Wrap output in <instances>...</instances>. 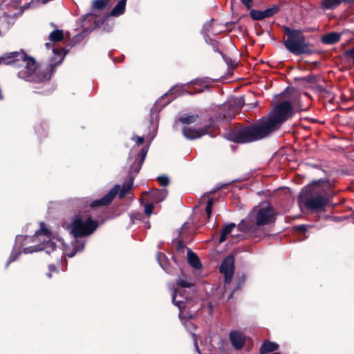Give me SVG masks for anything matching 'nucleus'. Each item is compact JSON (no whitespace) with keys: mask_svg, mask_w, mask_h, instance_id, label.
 <instances>
[{"mask_svg":"<svg viewBox=\"0 0 354 354\" xmlns=\"http://www.w3.org/2000/svg\"><path fill=\"white\" fill-rule=\"evenodd\" d=\"M236 227V225L233 223H231L227 225H225L221 232L219 238V243H223L226 240L227 236L232 232V230Z\"/></svg>","mask_w":354,"mask_h":354,"instance_id":"nucleus-26","label":"nucleus"},{"mask_svg":"<svg viewBox=\"0 0 354 354\" xmlns=\"http://www.w3.org/2000/svg\"><path fill=\"white\" fill-rule=\"evenodd\" d=\"M212 128L215 129V127L214 126H212L211 124L205 125V127L199 128L198 129L192 127H184L183 128L182 132L183 136L187 139L194 140L200 138L202 136L207 134L213 136L212 131Z\"/></svg>","mask_w":354,"mask_h":354,"instance_id":"nucleus-11","label":"nucleus"},{"mask_svg":"<svg viewBox=\"0 0 354 354\" xmlns=\"http://www.w3.org/2000/svg\"><path fill=\"white\" fill-rule=\"evenodd\" d=\"M277 212L270 205L261 207L256 214V225L257 227L272 224L277 219Z\"/></svg>","mask_w":354,"mask_h":354,"instance_id":"nucleus-9","label":"nucleus"},{"mask_svg":"<svg viewBox=\"0 0 354 354\" xmlns=\"http://www.w3.org/2000/svg\"><path fill=\"white\" fill-rule=\"evenodd\" d=\"M126 3L127 0H120L112 9L110 15L115 17L122 15L125 11Z\"/></svg>","mask_w":354,"mask_h":354,"instance_id":"nucleus-24","label":"nucleus"},{"mask_svg":"<svg viewBox=\"0 0 354 354\" xmlns=\"http://www.w3.org/2000/svg\"><path fill=\"white\" fill-rule=\"evenodd\" d=\"M176 285L181 288H190V287L193 286L192 283L187 281L183 279H177Z\"/></svg>","mask_w":354,"mask_h":354,"instance_id":"nucleus-36","label":"nucleus"},{"mask_svg":"<svg viewBox=\"0 0 354 354\" xmlns=\"http://www.w3.org/2000/svg\"><path fill=\"white\" fill-rule=\"evenodd\" d=\"M214 20L212 19H211V21H209V22H207V24H205L203 28V31L205 32L204 33V35L205 36H207L206 32H209V28H211L212 26V24L213 23Z\"/></svg>","mask_w":354,"mask_h":354,"instance_id":"nucleus-43","label":"nucleus"},{"mask_svg":"<svg viewBox=\"0 0 354 354\" xmlns=\"http://www.w3.org/2000/svg\"><path fill=\"white\" fill-rule=\"evenodd\" d=\"M279 11V6L277 5H274L272 7L266 9L265 10L263 11L264 19L274 16V15L278 13Z\"/></svg>","mask_w":354,"mask_h":354,"instance_id":"nucleus-29","label":"nucleus"},{"mask_svg":"<svg viewBox=\"0 0 354 354\" xmlns=\"http://www.w3.org/2000/svg\"><path fill=\"white\" fill-rule=\"evenodd\" d=\"M45 46L47 49H50L52 47V44L50 43H46Z\"/></svg>","mask_w":354,"mask_h":354,"instance_id":"nucleus-53","label":"nucleus"},{"mask_svg":"<svg viewBox=\"0 0 354 354\" xmlns=\"http://www.w3.org/2000/svg\"><path fill=\"white\" fill-rule=\"evenodd\" d=\"M157 258L159 261V263L160 266L164 269L166 270L165 266L163 263H162V261H164L166 259V256L162 252H158L157 254Z\"/></svg>","mask_w":354,"mask_h":354,"instance_id":"nucleus-41","label":"nucleus"},{"mask_svg":"<svg viewBox=\"0 0 354 354\" xmlns=\"http://www.w3.org/2000/svg\"><path fill=\"white\" fill-rule=\"evenodd\" d=\"M75 239L72 241L73 250L72 252L68 254V257H73L78 252H81L84 249L85 241L79 239L80 238H75Z\"/></svg>","mask_w":354,"mask_h":354,"instance_id":"nucleus-19","label":"nucleus"},{"mask_svg":"<svg viewBox=\"0 0 354 354\" xmlns=\"http://www.w3.org/2000/svg\"><path fill=\"white\" fill-rule=\"evenodd\" d=\"M203 91V89H201L198 93H202Z\"/></svg>","mask_w":354,"mask_h":354,"instance_id":"nucleus-61","label":"nucleus"},{"mask_svg":"<svg viewBox=\"0 0 354 354\" xmlns=\"http://www.w3.org/2000/svg\"><path fill=\"white\" fill-rule=\"evenodd\" d=\"M108 4L106 0H94L93 1V7L97 10H102Z\"/></svg>","mask_w":354,"mask_h":354,"instance_id":"nucleus-34","label":"nucleus"},{"mask_svg":"<svg viewBox=\"0 0 354 354\" xmlns=\"http://www.w3.org/2000/svg\"><path fill=\"white\" fill-rule=\"evenodd\" d=\"M36 133L41 136H46L45 129L42 125H39L35 129Z\"/></svg>","mask_w":354,"mask_h":354,"instance_id":"nucleus-44","label":"nucleus"},{"mask_svg":"<svg viewBox=\"0 0 354 354\" xmlns=\"http://www.w3.org/2000/svg\"><path fill=\"white\" fill-rule=\"evenodd\" d=\"M344 56L352 59L354 64V46L344 51Z\"/></svg>","mask_w":354,"mask_h":354,"instance_id":"nucleus-39","label":"nucleus"},{"mask_svg":"<svg viewBox=\"0 0 354 354\" xmlns=\"http://www.w3.org/2000/svg\"><path fill=\"white\" fill-rule=\"evenodd\" d=\"M235 270V258L233 254L227 255L221 262L219 271L224 275L225 283H230Z\"/></svg>","mask_w":354,"mask_h":354,"instance_id":"nucleus-10","label":"nucleus"},{"mask_svg":"<svg viewBox=\"0 0 354 354\" xmlns=\"http://www.w3.org/2000/svg\"><path fill=\"white\" fill-rule=\"evenodd\" d=\"M187 223H185L182 227L183 229L185 230L187 228Z\"/></svg>","mask_w":354,"mask_h":354,"instance_id":"nucleus-57","label":"nucleus"},{"mask_svg":"<svg viewBox=\"0 0 354 354\" xmlns=\"http://www.w3.org/2000/svg\"><path fill=\"white\" fill-rule=\"evenodd\" d=\"M135 140H136V145L138 146H140L141 145H142L144 143V138L143 137H140V136H136L135 138Z\"/></svg>","mask_w":354,"mask_h":354,"instance_id":"nucleus-47","label":"nucleus"},{"mask_svg":"<svg viewBox=\"0 0 354 354\" xmlns=\"http://www.w3.org/2000/svg\"><path fill=\"white\" fill-rule=\"evenodd\" d=\"M250 16L253 20H262L264 19L263 12L255 9H250Z\"/></svg>","mask_w":354,"mask_h":354,"instance_id":"nucleus-31","label":"nucleus"},{"mask_svg":"<svg viewBox=\"0 0 354 354\" xmlns=\"http://www.w3.org/2000/svg\"><path fill=\"white\" fill-rule=\"evenodd\" d=\"M257 35L259 36V35H261L262 32H261V31H259V32H257Z\"/></svg>","mask_w":354,"mask_h":354,"instance_id":"nucleus-59","label":"nucleus"},{"mask_svg":"<svg viewBox=\"0 0 354 354\" xmlns=\"http://www.w3.org/2000/svg\"><path fill=\"white\" fill-rule=\"evenodd\" d=\"M270 136L262 119L248 124L237 123L236 127L225 132L223 137L236 144H248L263 140Z\"/></svg>","mask_w":354,"mask_h":354,"instance_id":"nucleus-2","label":"nucleus"},{"mask_svg":"<svg viewBox=\"0 0 354 354\" xmlns=\"http://www.w3.org/2000/svg\"><path fill=\"white\" fill-rule=\"evenodd\" d=\"M148 149L146 147H143L140 153L138 154L133 164L131 166L129 175H133L134 178L140 172L143 162L145 160Z\"/></svg>","mask_w":354,"mask_h":354,"instance_id":"nucleus-12","label":"nucleus"},{"mask_svg":"<svg viewBox=\"0 0 354 354\" xmlns=\"http://www.w3.org/2000/svg\"><path fill=\"white\" fill-rule=\"evenodd\" d=\"M295 231L297 232L304 233L307 231V225H297L293 226Z\"/></svg>","mask_w":354,"mask_h":354,"instance_id":"nucleus-40","label":"nucleus"},{"mask_svg":"<svg viewBox=\"0 0 354 354\" xmlns=\"http://www.w3.org/2000/svg\"><path fill=\"white\" fill-rule=\"evenodd\" d=\"M206 41L209 45H210L212 47V49L214 52H217L220 53L223 57H224L225 55L223 54V53L219 50L218 42L216 40L212 38H209L208 41L207 40Z\"/></svg>","mask_w":354,"mask_h":354,"instance_id":"nucleus-33","label":"nucleus"},{"mask_svg":"<svg viewBox=\"0 0 354 354\" xmlns=\"http://www.w3.org/2000/svg\"><path fill=\"white\" fill-rule=\"evenodd\" d=\"M341 35L336 32H330L323 35L321 41L324 44H335L340 41Z\"/></svg>","mask_w":354,"mask_h":354,"instance_id":"nucleus-18","label":"nucleus"},{"mask_svg":"<svg viewBox=\"0 0 354 354\" xmlns=\"http://www.w3.org/2000/svg\"><path fill=\"white\" fill-rule=\"evenodd\" d=\"M133 181L134 176H128L127 180L123 183L120 189V185H115L102 198L93 201L83 198L80 202V205H83L84 207L88 206L92 209H95L98 207L108 206L112 203L117 194L119 195V198L120 199L123 198L127 194L129 191L131 189L133 185Z\"/></svg>","mask_w":354,"mask_h":354,"instance_id":"nucleus-3","label":"nucleus"},{"mask_svg":"<svg viewBox=\"0 0 354 354\" xmlns=\"http://www.w3.org/2000/svg\"><path fill=\"white\" fill-rule=\"evenodd\" d=\"M194 346H195V348L196 349V351L198 352V354H201V350L198 347V342H197V339H196V335H194Z\"/></svg>","mask_w":354,"mask_h":354,"instance_id":"nucleus-49","label":"nucleus"},{"mask_svg":"<svg viewBox=\"0 0 354 354\" xmlns=\"http://www.w3.org/2000/svg\"><path fill=\"white\" fill-rule=\"evenodd\" d=\"M153 208H154L153 203L148 202L145 205V214H147V216H150L151 214H152L153 211Z\"/></svg>","mask_w":354,"mask_h":354,"instance_id":"nucleus-37","label":"nucleus"},{"mask_svg":"<svg viewBox=\"0 0 354 354\" xmlns=\"http://www.w3.org/2000/svg\"><path fill=\"white\" fill-rule=\"evenodd\" d=\"M333 185L329 180L319 179L304 187L300 192L298 201L311 212H322L335 196Z\"/></svg>","mask_w":354,"mask_h":354,"instance_id":"nucleus-1","label":"nucleus"},{"mask_svg":"<svg viewBox=\"0 0 354 354\" xmlns=\"http://www.w3.org/2000/svg\"><path fill=\"white\" fill-rule=\"evenodd\" d=\"M229 340L233 348L241 350L245 345V337L241 331L232 330L229 333Z\"/></svg>","mask_w":354,"mask_h":354,"instance_id":"nucleus-13","label":"nucleus"},{"mask_svg":"<svg viewBox=\"0 0 354 354\" xmlns=\"http://www.w3.org/2000/svg\"><path fill=\"white\" fill-rule=\"evenodd\" d=\"M245 104V100L243 97H239L233 98L225 102V107H230L233 112L236 115L239 111L242 109Z\"/></svg>","mask_w":354,"mask_h":354,"instance_id":"nucleus-16","label":"nucleus"},{"mask_svg":"<svg viewBox=\"0 0 354 354\" xmlns=\"http://www.w3.org/2000/svg\"><path fill=\"white\" fill-rule=\"evenodd\" d=\"M213 203H214V199L212 198H209L206 206L212 207Z\"/></svg>","mask_w":354,"mask_h":354,"instance_id":"nucleus-50","label":"nucleus"},{"mask_svg":"<svg viewBox=\"0 0 354 354\" xmlns=\"http://www.w3.org/2000/svg\"><path fill=\"white\" fill-rule=\"evenodd\" d=\"M301 80L310 84H317L319 81L320 77L313 74H310L307 76L302 77Z\"/></svg>","mask_w":354,"mask_h":354,"instance_id":"nucleus-32","label":"nucleus"},{"mask_svg":"<svg viewBox=\"0 0 354 354\" xmlns=\"http://www.w3.org/2000/svg\"><path fill=\"white\" fill-rule=\"evenodd\" d=\"M187 261L188 263L195 269H199L201 268V263L198 257L190 249H188L187 252Z\"/></svg>","mask_w":354,"mask_h":354,"instance_id":"nucleus-20","label":"nucleus"},{"mask_svg":"<svg viewBox=\"0 0 354 354\" xmlns=\"http://www.w3.org/2000/svg\"><path fill=\"white\" fill-rule=\"evenodd\" d=\"M198 118V115H183L180 117L178 121L180 123L189 124L194 123Z\"/></svg>","mask_w":354,"mask_h":354,"instance_id":"nucleus-28","label":"nucleus"},{"mask_svg":"<svg viewBox=\"0 0 354 354\" xmlns=\"http://www.w3.org/2000/svg\"><path fill=\"white\" fill-rule=\"evenodd\" d=\"M344 3V0H322L321 8L324 10H335Z\"/></svg>","mask_w":354,"mask_h":354,"instance_id":"nucleus-22","label":"nucleus"},{"mask_svg":"<svg viewBox=\"0 0 354 354\" xmlns=\"http://www.w3.org/2000/svg\"><path fill=\"white\" fill-rule=\"evenodd\" d=\"M73 249L71 248H65L64 249V254L68 257V254L72 252Z\"/></svg>","mask_w":354,"mask_h":354,"instance_id":"nucleus-51","label":"nucleus"},{"mask_svg":"<svg viewBox=\"0 0 354 354\" xmlns=\"http://www.w3.org/2000/svg\"><path fill=\"white\" fill-rule=\"evenodd\" d=\"M48 39L52 42L62 41L64 39L63 30L59 29L53 30L50 33Z\"/></svg>","mask_w":354,"mask_h":354,"instance_id":"nucleus-25","label":"nucleus"},{"mask_svg":"<svg viewBox=\"0 0 354 354\" xmlns=\"http://www.w3.org/2000/svg\"><path fill=\"white\" fill-rule=\"evenodd\" d=\"M225 106V102L219 108L216 116V120L218 122H230L236 115L230 107Z\"/></svg>","mask_w":354,"mask_h":354,"instance_id":"nucleus-14","label":"nucleus"},{"mask_svg":"<svg viewBox=\"0 0 354 354\" xmlns=\"http://www.w3.org/2000/svg\"><path fill=\"white\" fill-rule=\"evenodd\" d=\"M257 27H259V28H260L261 26H260V25H259V24H256V25H255V28H257Z\"/></svg>","mask_w":354,"mask_h":354,"instance_id":"nucleus-58","label":"nucleus"},{"mask_svg":"<svg viewBox=\"0 0 354 354\" xmlns=\"http://www.w3.org/2000/svg\"><path fill=\"white\" fill-rule=\"evenodd\" d=\"M318 64H319V62H318L317 61L314 62H313V63H312V64L313 65V66H314V67H315L316 66H317V65H318Z\"/></svg>","mask_w":354,"mask_h":354,"instance_id":"nucleus-56","label":"nucleus"},{"mask_svg":"<svg viewBox=\"0 0 354 354\" xmlns=\"http://www.w3.org/2000/svg\"><path fill=\"white\" fill-rule=\"evenodd\" d=\"M279 345L275 343L270 342L269 340H266L262 344L260 348V353L261 354H267L270 352H273L274 351L278 350Z\"/></svg>","mask_w":354,"mask_h":354,"instance_id":"nucleus-21","label":"nucleus"},{"mask_svg":"<svg viewBox=\"0 0 354 354\" xmlns=\"http://www.w3.org/2000/svg\"><path fill=\"white\" fill-rule=\"evenodd\" d=\"M212 211V207L206 206V207H205V212H206L207 216V218H208V219H209V218H210V216H211Z\"/></svg>","mask_w":354,"mask_h":354,"instance_id":"nucleus-48","label":"nucleus"},{"mask_svg":"<svg viewBox=\"0 0 354 354\" xmlns=\"http://www.w3.org/2000/svg\"><path fill=\"white\" fill-rule=\"evenodd\" d=\"M48 269H49V272L48 273H46V276L48 278H50L52 277V272H58L56 266H55L53 264L49 265Z\"/></svg>","mask_w":354,"mask_h":354,"instance_id":"nucleus-42","label":"nucleus"},{"mask_svg":"<svg viewBox=\"0 0 354 354\" xmlns=\"http://www.w3.org/2000/svg\"><path fill=\"white\" fill-rule=\"evenodd\" d=\"M171 291L172 303L178 308L180 313H183V310L190 309L194 306V300L193 295L185 296V290L178 292L174 288H171Z\"/></svg>","mask_w":354,"mask_h":354,"instance_id":"nucleus-8","label":"nucleus"},{"mask_svg":"<svg viewBox=\"0 0 354 354\" xmlns=\"http://www.w3.org/2000/svg\"><path fill=\"white\" fill-rule=\"evenodd\" d=\"M167 196V191L155 189L147 194V201L158 203L162 201Z\"/></svg>","mask_w":354,"mask_h":354,"instance_id":"nucleus-15","label":"nucleus"},{"mask_svg":"<svg viewBox=\"0 0 354 354\" xmlns=\"http://www.w3.org/2000/svg\"><path fill=\"white\" fill-rule=\"evenodd\" d=\"M99 222L84 213L76 214L71 223V233L74 238H83L92 234L98 227Z\"/></svg>","mask_w":354,"mask_h":354,"instance_id":"nucleus-6","label":"nucleus"},{"mask_svg":"<svg viewBox=\"0 0 354 354\" xmlns=\"http://www.w3.org/2000/svg\"><path fill=\"white\" fill-rule=\"evenodd\" d=\"M232 24L231 22L230 23V22H227L226 25L228 26V24Z\"/></svg>","mask_w":354,"mask_h":354,"instance_id":"nucleus-62","label":"nucleus"},{"mask_svg":"<svg viewBox=\"0 0 354 354\" xmlns=\"http://www.w3.org/2000/svg\"><path fill=\"white\" fill-rule=\"evenodd\" d=\"M157 180L158 181L159 184L162 187H166L169 183V179L166 176H160L157 178Z\"/></svg>","mask_w":354,"mask_h":354,"instance_id":"nucleus-38","label":"nucleus"},{"mask_svg":"<svg viewBox=\"0 0 354 354\" xmlns=\"http://www.w3.org/2000/svg\"><path fill=\"white\" fill-rule=\"evenodd\" d=\"M35 235L37 236H38L39 235L46 236V237L48 239L46 243L43 247H41L39 245H35V246L25 248L23 250V252L28 254V253H32V252H37L39 250H46L47 253L50 254V252L55 250L57 245H56L55 243L50 241L51 232L48 229H47L44 223H43V222L40 223V229L35 232Z\"/></svg>","mask_w":354,"mask_h":354,"instance_id":"nucleus-7","label":"nucleus"},{"mask_svg":"<svg viewBox=\"0 0 354 354\" xmlns=\"http://www.w3.org/2000/svg\"><path fill=\"white\" fill-rule=\"evenodd\" d=\"M314 91L315 93L319 94L323 97H329L331 95L330 91L324 88L323 86L317 85L314 87Z\"/></svg>","mask_w":354,"mask_h":354,"instance_id":"nucleus-30","label":"nucleus"},{"mask_svg":"<svg viewBox=\"0 0 354 354\" xmlns=\"http://www.w3.org/2000/svg\"><path fill=\"white\" fill-rule=\"evenodd\" d=\"M145 227L147 228H150V223L149 221H147L146 223H145Z\"/></svg>","mask_w":354,"mask_h":354,"instance_id":"nucleus-55","label":"nucleus"},{"mask_svg":"<svg viewBox=\"0 0 354 354\" xmlns=\"http://www.w3.org/2000/svg\"><path fill=\"white\" fill-rule=\"evenodd\" d=\"M293 115L292 105L290 101L277 104L272 113L266 118H261L270 135L278 130L282 124Z\"/></svg>","mask_w":354,"mask_h":354,"instance_id":"nucleus-5","label":"nucleus"},{"mask_svg":"<svg viewBox=\"0 0 354 354\" xmlns=\"http://www.w3.org/2000/svg\"><path fill=\"white\" fill-rule=\"evenodd\" d=\"M189 318L194 319L195 317V314H189L188 315Z\"/></svg>","mask_w":354,"mask_h":354,"instance_id":"nucleus-54","label":"nucleus"},{"mask_svg":"<svg viewBox=\"0 0 354 354\" xmlns=\"http://www.w3.org/2000/svg\"><path fill=\"white\" fill-rule=\"evenodd\" d=\"M241 1L248 10L251 9L253 6V0H241Z\"/></svg>","mask_w":354,"mask_h":354,"instance_id":"nucleus-45","label":"nucleus"},{"mask_svg":"<svg viewBox=\"0 0 354 354\" xmlns=\"http://www.w3.org/2000/svg\"><path fill=\"white\" fill-rule=\"evenodd\" d=\"M247 278H248L247 274H244V273H243L240 275H238L236 277V279L235 281L236 284L233 289V292L242 289L243 285L245 284V283L247 280Z\"/></svg>","mask_w":354,"mask_h":354,"instance_id":"nucleus-27","label":"nucleus"},{"mask_svg":"<svg viewBox=\"0 0 354 354\" xmlns=\"http://www.w3.org/2000/svg\"><path fill=\"white\" fill-rule=\"evenodd\" d=\"M257 35L259 36V35H261L262 32H261V31H259V32H257Z\"/></svg>","mask_w":354,"mask_h":354,"instance_id":"nucleus-60","label":"nucleus"},{"mask_svg":"<svg viewBox=\"0 0 354 354\" xmlns=\"http://www.w3.org/2000/svg\"><path fill=\"white\" fill-rule=\"evenodd\" d=\"M86 17L89 19V21H93L95 28H100L109 17L107 15L95 16L93 14H88Z\"/></svg>","mask_w":354,"mask_h":354,"instance_id":"nucleus-23","label":"nucleus"},{"mask_svg":"<svg viewBox=\"0 0 354 354\" xmlns=\"http://www.w3.org/2000/svg\"><path fill=\"white\" fill-rule=\"evenodd\" d=\"M185 248V245L184 243V241L182 239H179L177 242V247H176L177 250L179 252L183 251Z\"/></svg>","mask_w":354,"mask_h":354,"instance_id":"nucleus-46","label":"nucleus"},{"mask_svg":"<svg viewBox=\"0 0 354 354\" xmlns=\"http://www.w3.org/2000/svg\"><path fill=\"white\" fill-rule=\"evenodd\" d=\"M172 88L171 89H169V92L171 93H172Z\"/></svg>","mask_w":354,"mask_h":354,"instance_id":"nucleus-63","label":"nucleus"},{"mask_svg":"<svg viewBox=\"0 0 354 354\" xmlns=\"http://www.w3.org/2000/svg\"><path fill=\"white\" fill-rule=\"evenodd\" d=\"M20 254V252H12L6 263V268H7L12 262L16 261Z\"/></svg>","mask_w":354,"mask_h":354,"instance_id":"nucleus-35","label":"nucleus"},{"mask_svg":"<svg viewBox=\"0 0 354 354\" xmlns=\"http://www.w3.org/2000/svg\"><path fill=\"white\" fill-rule=\"evenodd\" d=\"M238 230L240 232L248 233L251 236H256V232L258 230V227L255 224H252L248 221H241L238 225Z\"/></svg>","mask_w":354,"mask_h":354,"instance_id":"nucleus-17","label":"nucleus"},{"mask_svg":"<svg viewBox=\"0 0 354 354\" xmlns=\"http://www.w3.org/2000/svg\"><path fill=\"white\" fill-rule=\"evenodd\" d=\"M283 30L288 37L283 44L290 53L295 55L313 53L310 44L306 41V37L301 30L291 29L286 26H283Z\"/></svg>","mask_w":354,"mask_h":354,"instance_id":"nucleus-4","label":"nucleus"},{"mask_svg":"<svg viewBox=\"0 0 354 354\" xmlns=\"http://www.w3.org/2000/svg\"><path fill=\"white\" fill-rule=\"evenodd\" d=\"M344 3L351 4L354 3V0H344Z\"/></svg>","mask_w":354,"mask_h":354,"instance_id":"nucleus-52","label":"nucleus"}]
</instances>
